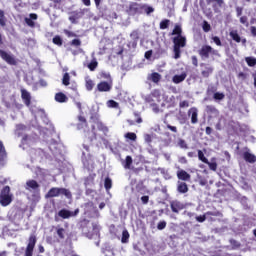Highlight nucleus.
<instances>
[{
  "label": "nucleus",
  "mask_w": 256,
  "mask_h": 256,
  "mask_svg": "<svg viewBox=\"0 0 256 256\" xmlns=\"http://www.w3.org/2000/svg\"><path fill=\"white\" fill-rule=\"evenodd\" d=\"M56 233H57L59 239H65V233H66L65 228H57Z\"/></svg>",
  "instance_id": "obj_45"
},
{
  "label": "nucleus",
  "mask_w": 256,
  "mask_h": 256,
  "mask_svg": "<svg viewBox=\"0 0 256 256\" xmlns=\"http://www.w3.org/2000/svg\"><path fill=\"white\" fill-rule=\"evenodd\" d=\"M107 105H108V107H111L112 109H118V107H119V103L116 102L115 100H109L107 102Z\"/></svg>",
  "instance_id": "obj_51"
},
{
  "label": "nucleus",
  "mask_w": 256,
  "mask_h": 256,
  "mask_svg": "<svg viewBox=\"0 0 256 256\" xmlns=\"http://www.w3.org/2000/svg\"><path fill=\"white\" fill-rule=\"evenodd\" d=\"M170 208L172 213L179 215V213L185 209V204L179 200H172L170 201Z\"/></svg>",
  "instance_id": "obj_7"
},
{
  "label": "nucleus",
  "mask_w": 256,
  "mask_h": 256,
  "mask_svg": "<svg viewBox=\"0 0 256 256\" xmlns=\"http://www.w3.org/2000/svg\"><path fill=\"white\" fill-rule=\"evenodd\" d=\"M245 61L248 65V67H255V65H256V58L255 57H246Z\"/></svg>",
  "instance_id": "obj_38"
},
{
  "label": "nucleus",
  "mask_w": 256,
  "mask_h": 256,
  "mask_svg": "<svg viewBox=\"0 0 256 256\" xmlns=\"http://www.w3.org/2000/svg\"><path fill=\"white\" fill-rule=\"evenodd\" d=\"M145 59H151L153 57V50H148L144 54Z\"/></svg>",
  "instance_id": "obj_62"
},
{
  "label": "nucleus",
  "mask_w": 256,
  "mask_h": 256,
  "mask_svg": "<svg viewBox=\"0 0 256 256\" xmlns=\"http://www.w3.org/2000/svg\"><path fill=\"white\" fill-rule=\"evenodd\" d=\"M145 101H146V103H150V105H152V107L157 106V104H155V98L151 94L146 96Z\"/></svg>",
  "instance_id": "obj_44"
},
{
  "label": "nucleus",
  "mask_w": 256,
  "mask_h": 256,
  "mask_svg": "<svg viewBox=\"0 0 256 256\" xmlns=\"http://www.w3.org/2000/svg\"><path fill=\"white\" fill-rule=\"evenodd\" d=\"M59 195H65L67 199H71L73 197V194H71V191L67 188H57L53 187L51 188L47 194L46 199H53V197H59Z\"/></svg>",
  "instance_id": "obj_3"
},
{
  "label": "nucleus",
  "mask_w": 256,
  "mask_h": 256,
  "mask_svg": "<svg viewBox=\"0 0 256 256\" xmlns=\"http://www.w3.org/2000/svg\"><path fill=\"white\" fill-rule=\"evenodd\" d=\"M150 81H152L153 83H159V81H161V74H159L158 72H153L152 74H150Z\"/></svg>",
  "instance_id": "obj_32"
},
{
  "label": "nucleus",
  "mask_w": 256,
  "mask_h": 256,
  "mask_svg": "<svg viewBox=\"0 0 256 256\" xmlns=\"http://www.w3.org/2000/svg\"><path fill=\"white\" fill-rule=\"evenodd\" d=\"M250 33H251L252 37H256V27L255 26L250 27Z\"/></svg>",
  "instance_id": "obj_64"
},
{
  "label": "nucleus",
  "mask_w": 256,
  "mask_h": 256,
  "mask_svg": "<svg viewBox=\"0 0 256 256\" xmlns=\"http://www.w3.org/2000/svg\"><path fill=\"white\" fill-rule=\"evenodd\" d=\"M207 216L223 217V213H221L220 211H215V212L208 211L204 215L197 216L196 221H198V223H204V221H206L207 219Z\"/></svg>",
  "instance_id": "obj_9"
},
{
  "label": "nucleus",
  "mask_w": 256,
  "mask_h": 256,
  "mask_svg": "<svg viewBox=\"0 0 256 256\" xmlns=\"http://www.w3.org/2000/svg\"><path fill=\"white\" fill-rule=\"evenodd\" d=\"M52 42L54 43V45H57L58 47H61L63 45V39L59 35H56L53 38Z\"/></svg>",
  "instance_id": "obj_39"
},
{
  "label": "nucleus",
  "mask_w": 256,
  "mask_h": 256,
  "mask_svg": "<svg viewBox=\"0 0 256 256\" xmlns=\"http://www.w3.org/2000/svg\"><path fill=\"white\" fill-rule=\"evenodd\" d=\"M84 207L88 212L93 211V209H95V204L93 203V201H88L84 204Z\"/></svg>",
  "instance_id": "obj_46"
},
{
  "label": "nucleus",
  "mask_w": 256,
  "mask_h": 256,
  "mask_svg": "<svg viewBox=\"0 0 256 256\" xmlns=\"http://www.w3.org/2000/svg\"><path fill=\"white\" fill-rule=\"evenodd\" d=\"M64 34L68 37H77V34H75V32H71L67 29H64Z\"/></svg>",
  "instance_id": "obj_60"
},
{
  "label": "nucleus",
  "mask_w": 256,
  "mask_h": 256,
  "mask_svg": "<svg viewBox=\"0 0 256 256\" xmlns=\"http://www.w3.org/2000/svg\"><path fill=\"white\" fill-rule=\"evenodd\" d=\"M205 164L208 165L210 171H217V158H211V161Z\"/></svg>",
  "instance_id": "obj_25"
},
{
  "label": "nucleus",
  "mask_w": 256,
  "mask_h": 256,
  "mask_svg": "<svg viewBox=\"0 0 256 256\" xmlns=\"http://www.w3.org/2000/svg\"><path fill=\"white\" fill-rule=\"evenodd\" d=\"M70 45L72 47H81V41L79 39H73L71 42H70Z\"/></svg>",
  "instance_id": "obj_56"
},
{
  "label": "nucleus",
  "mask_w": 256,
  "mask_h": 256,
  "mask_svg": "<svg viewBox=\"0 0 256 256\" xmlns=\"http://www.w3.org/2000/svg\"><path fill=\"white\" fill-rule=\"evenodd\" d=\"M144 141L147 145H151V143H153V136H151V134H145Z\"/></svg>",
  "instance_id": "obj_52"
},
{
  "label": "nucleus",
  "mask_w": 256,
  "mask_h": 256,
  "mask_svg": "<svg viewBox=\"0 0 256 256\" xmlns=\"http://www.w3.org/2000/svg\"><path fill=\"white\" fill-rule=\"evenodd\" d=\"M178 145L180 146V149H189V145H187V142L184 139L178 140Z\"/></svg>",
  "instance_id": "obj_48"
},
{
  "label": "nucleus",
  "mask_w": 256,
  "mask_h": 256,
  "mask_svg": "<svg viewBox=\"0 0 256 256\" xmlns=\"http://www.w3.org/2000/svg\"><path fill=\"white\" fill-rule=\"evenodd\" d=\"M100 78L106 79V82L113 81V78L111 77V73L102 71L100 72Z\"/></svg>",
  "instance_id": "obj_33"
},
{
  "label": "nucleus",
  "mask_w": 256,
  "mask_h": 256,
  "mask_svg": "<svg viewBox=\"0 0 256 256\" xmlns=\"http://www.w3.org/2000/svg\"><path fill=\"white\" fill-rule=\"evenodd\" d=\"M198 53L202 59H209V55H217V50L210 45H203Z\"/></svg>",
  "instance_id": "obj_6"
},
{
  "label": "nucleus",
  "mask_w": 256,
  "mask_h": 256,
  "mask_svg": "<svg viewBox=\"0 0 256 256\" xmlns=\"http://www.w3.org/2000/svg\"><path fill=\"white\" fill-rule=\"evenodd\" d=\"M111 89H113V81H101L97 84V91H99V93H109Z\"/></svg>",
  "instance_id": "obj_8"
},
{
  "label": "nucleus",
  "mask_w": 256,
  "mask_h": 256,
  "mask_svg": "<svg viewBox=\"0 0 256 256\" xmlns=\"http://www.w3.org/2000/svg\"><path fill=\"white\" fill-rule=\"evenodd\" d=\"M213 98L215 99V101H223V99H225V94L221 92H216L214 93Z\"/></svg>",
  "instance_id": "obj_47"
},
{
  "label": "nucleus",
  "mask_w": 256,
  "mask_h": 256,
  "mask_svg": "<svg viewBox=\"0 0 256 256\" xmlns=\"http://www.w3.org/2000/svg\"><path fill=\"white\" fill-rule=\"evenodd\" d=\"M208 3H216L218 7H223L225 2L223 0H208Z\"/></svg>",
  "instance_id": "obj_58"
},
{
  "label": "nucleus",
  "mask_w": 256,
  "mask_h": 256,
  "mask_svg": "<svg viewBox=\"0 0 256 256\" xmlns=\"http://www.w3.org/2000/svg\"><path fill=\"white\" fill-rule=\"evenodd\" d=\"M0 57L7 63V65H17V58L15 55L8 53L5 50L0 49Z\"/></svg>",
  "instance_id": "obj_5"
},
{
  "label": "nucleus",
  "mask_w": 256,
  "mask_h": 256,
  "mask_svg": "<svg viewBox=\"0 0 256 256\" xmlns=\"http://www.w3.org/2000/svg\"><path fill=\"white\" fill-rule=\"evenodd\" d=\"M37 19H39V16L36 13H31L29 14V18H25L24 21L26 23V25H28V27H35V22L37 21Z\"/></svg>",
  "instance_id": "obj_12"
},
{
  "label": "nucleus",
  "mask_w": 256,
  "mask_h": 256,
  "mask_svg": "<svg viewBox=\"0 0 256 256\" xmlns=\"http://www.w3.org/2000/svg\"><path fill=\"white\" fill-rule=\"evenodd\" d=\"M150 94L154 99H156L157 103H161V90L155 89Z\"/></svg>",
  "instance_id": "obj_29"
},
{
  "label": "nucleus",
  "mask_w": 256,
  "mask_h": 256,
  "mask_svg": "<svg viewBox=\"0 0 256 256\" xmlns=\"http://www.w3.org/2000/svg\"><path fill=\"white\" fill-rule=\"evenodd\" d=\"M165 227H167V222L165 220L163 221H160L158 224H157V229L159 231H163V229H165Z\"/></svg>",
  "instance_id": "obj_53"
},
{
  "label": "nucleus",
  "mask_w": 256,
  "mask_h": 256,
  "mask_svg": "<svg viewBox=\"0 0 256 256\" xmlns=\"http://www.w3.org/2000/svg\"><path fill=\"white\" fill-rule=\"evenodd\" d=\"M125 138L129 139V141H137V134L135 132H127Z\"/></svg>",
  "instance_id": "obj_41"
},
{
  "label": "nucleus",
  "mask_w": 256,
  "mask_h": 256,
  "mask_svg": "<svg viewBox=\"0 0 256 256\" xmlns=\"http://www.w3.org/2000/svg\"><path fill=\"white\" fill-rule=\"evenodd\" d=\"M177 178L179 181H191V174L185 170H179L177 171Z\"/></svg>",
  "instance_id": "obj_14"
},
{
  "label": "nucleus",
  "mask_w": 256,
  "mask_h": 256,
  "mask_svg": "<svg viewBox=\"0 0 256 256\" xmlns=\"http://www.w3.org/2000/svg\"><path fill=\"white\" fill-rule=\"evenodd\" d=\"M55 101L57 103H67V101H69V98L67 97V95H65V93L58 92L55 94Z\"/></svg>",
  "instance_id": "obj_18"
},
{
  "label": "nucleus",
  "mask_w": 256,
  "mask_h": 256,
  "mask_svg": "<svg viewBox=\"0 0 256 256\" xmlns=\"http://www.w3.org/2000/svg\"><path fill=\"white\" fill-rule=\"evenodd\" d=\"M230 37L231 39H233V41H235L236 43H241V36H239V33L237 32V30H232L230 32Z\"/></svg>",
  "instance_id": "obj_31"
},
{
  "label": "nucleus",
  "mask_w": 256,
  "mask_h": 256,
  "mask_svg": "<svg viewBox=\"0 0 256 256\" xmlns=\"http://www.w3.org/2000/svg\"><path fill=\"white\" fill-rule=\"evenodd\" d=\"M13 203V194H11V187L4 186L0 192V205L2 207H8Z\"/></svg>",
  "instance_id": "obj_2"
},
{
  "label": "nucleus",
  "mask_w": 256,
  "mask_h": 256,
  "mask_svg": "<svg viewBox=\"0 0 256 256\" xmlns=\"http://www.w3.org/2000/svg\"><path fill=\"white\" fill-rule=\"evenodd\" d=\"M187 79V73H182L181 75H174L172 78L173 83L179 85V83H183Z\"/></svg>",
  "instance_id": "obj_20"
},
{
  "label": "nucleus",
  "mask_w": 256,
  "mask_h": 256,
  "mask_svg": "<svg viewBox=\"0 0 256 256\" xmlns=\"http://www.w3.org/2000/svg\"><path fill=\"white\" fill-rule=\"evenodd\" d=\"M135 120L128 119L127 123L130 127H133V125H136V123H143V118H141V114L134 112Z\"/></svg>",
  "instance_id": "obj_16"
},
{
  "label": "nucleus",
  "mask_w": 256,
  "mask_h": 256,
  "mask_svg": "<svg viewBox=\"0 0 256 256\" xmlns=\"http://www.w3.org/2000/svg\"><path fill=\"white\" fill-rule=\"evenodd\" d=\"M140 9H144L145 10V13L147 15H151V13H153L155 11V9L151 6H147V4H142L140 6Z\"/></svg>",
  "instance_id": "obj_36"
},
{
  "label": "nucleus",
  "mask_w": 256,
  "mask_h": 256,
  "mask_svg": "<svg viewBox=\"0 0 256 256\" xmlns=\"http://www.w3.org/2000/svg\"><path fill=\"white\" fill-rule=\"evenodd\" d=\"M191 59L194 67H199V60L197 59V56H192Z\"/></svg>",
  "instance_id": "obj_61"
},
{
  "label": "nucleus",
  "mask_w": 256,
  "mask_h": 256,
  "mask_svg": "<svg viewBox=\"0 0 256 256\" xmlns=\"http://www.w3.org/2000/svg\"><path fill=\"white\" fill-rule=\"evenodd\" d=\"M180 109H185V107H189V101L184 100L179 103Z\"/></svg>",
  "instance_id": "obj_59"
},
{
  "label": "nucleus",
  "mask_w": 256,
  "mask_h": 256,
  "mask_svg": "<svg viewBox=\"0 0 256 256\" xmlns=\"http://www.w3.org/2000/svg\"><path fill=\"white\" fill-rule=\"evenodd\" d=\"M98 65H99V62H97V60H92L89 64H88V69L90 70V71H95L96 69H97V67H98Z\"/></svg>",
  "instance_id": "obj_40"
},
{
  "label": "nucleus",
  "mask_w": 256,
  "mask_h": 256,
  "mask_svg": "<svg viewBox=\"0 0 256 256\" xmlns=\"http://www.w3.org/2000/svg\"><path fill=\"white\" fill-rule=\"evenodd\" d=\"M93 87H95V83L93 80L89 79L86 81V89L87 91H93Z\"/></svg>",
  "instance_id": "obj_49"
},
{
  "label": "nucleus",
  "mask_w": 256,
  "mask_h": 256,
  "mask_svg": "<svg viewBox=\"0 0 256 256\" xmlns=\"http://www.w3.org/2000/svg\"><path fill=\"white\" fill-rule=\"evenodd\" d=\"M26 189H33L34 191H37V189H39V183H37L36 180H28L26 182Z\"/></svg>",
  "instance_id": "obj_21"
},
{
  "label": "nucleus",
  "mask_w": 256,
  "mask_h": 256,
  "mask_svg": "<svg viewBox=\"0 0 256 256\" xmlns=\"http://www.w3.org/2000/svg\"><path fill=\"white\" fill-rule=\"evenodd\" d=\"M170 23H171V20H169V19H164V20H162V21L160 22L159 27H160V29H162V30L169 29Z\"/></svg>",
  "instance_id": "obj_35"
},
{
  "label": "nucleus",
  "mask_w": 256,
  "mask_h": 256,
  "mask_svg": "<svg viewBox=\"0 0 256 256\" xmlns=\"http://www.w3.org/2000/svg\"><path fill=\"white\" fill-rule=\"evenodd\" d=\"M212 41L213 43H215V45H217L218 47H221L223 45V43H221V38H219L218 36H213L212 37Z\"/></svg>",
  "instance_id": "obj_54"
},
{
  "label": "nucleus",
  "mask_w": 256,
  "mask_h": 256,
  "mask_svg": "<svg viewBox=\"0 0 256 256\" xmlns=\"http://www.w3.org/2000/svg\"><path fill=\"white\" fill-rule=\"evenodd\" d=\"M77 19H79L78 13H75L74 15L69 16V21L73 24L77 23Z\"/></svg>",
  "instance_id": "obj_55"
},
{
  "label": "nucleus",
  "mask_w": 256,
  "mask_h": 256,
  "mask_svg": "<svg viewBox=\"0 0 256 256\" xmlns=\"http://www.w3.org/2000/svg\"><path fill=\"white\" fill-rule=\"evenodd\" d=\"M7 159V150L5 149V145L0 141V162L5 161Z\"/></svg>",
  "instance_id": "obj_24"
},
{
  "label": "nucleus",
  "mask_w": 256,
  "mask_h": 256,
  "mask_svg": "<svg viewBox=\"0 0 256 256\" xmlns=\"http://www.w3.org/2000/svg\"><path fill=\"white\" fill-rule=\"evenodd\" d=\"M242 157L244 159V161H246V163H256V156L254 154H252L251 152L245 151L242 154Z\"/></svg>",
  "instance_id": "obj_15"
},
{
  "label": "nucleus",
  "mask_w": 256,
  "mask_h": 256,
  "mask_svg": "<svg viewBox=\"0 0 256 256\" xmlns=\"http://www.w3.org/2000/svg\"><path fill=\"white\" fill-rule=\"evenodd\" d=\"M58 215L62 218V219H69L71 217H77V215H79V209H76L74 212H71L67 209H61L58 212Z\"/></svg>",
  "instance_id": "obj_10"
},
{
  "label": "nucleus",
  "mask_w": 256,
  "mask_h": 256,
  "mask_svg": "<svg viewBox=\"0 0 256 256\" xmlns=\"http://www.w3.org/2000/svg\"><path fill=\"white\" fill-rule=\"evenodd\" d=\"M206 113L212 117H219V110L213 105L206 106Z\"/></svg>",
  "instance_id": "obj_17"
},
{
  "label": "nucleus",
  "mask_w": 256,
  "mask_h": 256,
  "mask_svg": "<svg viewBox=\"0 0 256 256\" xmlns=\"http://www.w3.org/2000/svg\"><path fill=\"white\" fill-rule=\"evenodd\" d=\"M62 85H65V87H69V85H71V76L67 72L63 75Z\"/></svg>",
  "instance_id": "obj_30"
},
{
  "label": "nucleus",
  "mask_w": 256,
  "mask_h": 256,
  "mask_svg": "<svg viewBox=\"0 0 256 256\" xmlns=\"http://www.w3.org/2000/svg\"><path fill=\"white\" fill-rule=\"evenodd\" d=\"M141 201L143 205H147L149 203V196H142Z\"/></svg>",
  "instance_id": "obj_63"
},
{
  "label": "nucleus",
  "mask_w": 256,
  "mask_h": 256,
  "mask_svg": "<svg viewBox=\"0 0 256 256\" xmlns=\"http://www.w3.org/2000/svg\"><path fill=\"white\" fill-rule=\"evenodd\" d=\"M141 6H142L141 4L134 2V3L130 4L129 9H130V11H134L135 13H137V11H139V9H141Z\"/></svg>",
  "instance_id": "obj_42"
},
{
  "label": "nucleus",
  "mask_w": 256,
  "mask_h": 256,
  "mask_svg": "<svg viewBox=\"0 0 256 256\" xmlns=\"http://www.w3.org/2000/svg\"><path fill=\"white\" fill-rule=\"evenodd\" d=\"M96 127L99 131H102V133H109V128L99 120L96 122Z\"/></svg>",
  "instance_id": "obj_27"
},
{
  "label": "nucleus",
  "mask_w": 256,
  "mask_h": 256,
  "mask_svg": "<svg viewBox=\"0 0 256 256\" xmlns=\"http://www.w3.org/2000/svg\"><path fill=\"white\" fill-rule=\"evenodd\" d=\"M188 115H191L192 125H197V123H199V112L197 108H191L188 112Z\"/></svg>",
  "instance_id": "obj_11"
},
{
  "label": "nucleus",
  "mask_w": 256,
  "mask_h": 256,
  "mask_svg": "<svg viewBox=\"0 0 256 256\" xmlns=\"http://www.w3.org/2000/svg\"><path fill=\"white\" fill-rule=\"evenodd\" d=\"M240 23H242V25H245L246 27H249V21L247 16L240 17Z\"/></svg>",
  "instance_id": "obj_57"
},
{
  "label": "nucleus",
  "mask_w": 256,
  "mask_h": 256,
  "mask_svg": "<svg viewBox=\"0 0 256 256\" xmlns=\"http://www.w3.org/2000/svg\"><path fill=\"white\" fill-rule=\"evenodd\" d=\"M182 33H183V29L181 28V25L176 24L174 26V29H173L171 35H177V37H183Z\"/></svg>",
  "instance_id": "obj_28"
},
{
  "label": "nucleus",
  "mask_w": 256,
  "mask_h": 256,
  "mask_svg": "<svg viewBox=\"0 0 256 256\" xmlns=\"http://www.w3.org/2000/svg\"><path fill=\"white\" fill-rule=\"evenodd\" d=\"M21 97L24 104L29 107L31 105V93L25 89H21Z\"/></svg>",
  "instance_id": "obj_13"
},
{
  "label": "nucleus",
  "mask_w": 256,
  "mask_h": 256,
  "mask_svg": "<svg viewBox=\"0 0 256 256\" xmlns=\"http://www.w3.org/2000/svg\"><path fill=\"white\" fill-rule=\"evenodd\" d=\"M178 193L185 194L189 192V186L185 182H178L177 185Z\"/></svg>",
  "instance_id": "obj_19"
},
{
  "label": "nucleus",
  "mask_w": 256,
  "mask_h": 256,
  "mask_svg": "<svg viewBox=\"0 0 256 256\" xmlns=\"http://www.w3.org/2000/svg\"><path fill=\"white\" fill-rule=\"evenodd\" d=\"M201 75L204 79H208L209 76L213 75V67L205 66V69L201 71Z\"/></svg>",
  "instance_id": "obj_22"
},
{
  "label": "nucleus",
  "mask_w": 256,
  "mask_h": 256,
  "mask_svg": "<svg viewBox=\"0 0 256 256\" xmlns=\"http://www.w3.org/2000/svg\"><path fill=\"white\" fill-rule=\"evenodd\" d=\"M198 159L202 161V163H209V159L205 157V154L201 150H198Z\"/></svg>",
  "instance_id": "obj_43"
},
{
  "label": "nucleus",
  "mask_w": 256,
  "mask_h": 256,
  "mask_svg": "<svg viewBox=\"0 0 256 256\" xmlns=\"http://www.w3.org/2000/svg\"><path fill=\"white\" fill-rule=\"evenodd\" d=\"M35 245H37V236L35 234H31L28 238V244L25 249L24 256H33Z\"/></svg>",
  "instance_id": "obj_4"
},
{
  "label": "nucleus",
  "mask_w": 256,
  "mask_h": 256,
  "mask_svg": "<svg viewBox=\"0 0 256 256\" xmlns=\"http://www.w3.org/2000/svg\"><path fill=\"white\" fill-rule=\"evenodd\" d=\"M172 41L174 43V59H181V49H183V47H186L187 38H185V36H175Z\"/></svg>",
  "instance_id": "obj_1"
},
{
  "label": "nucleus",
  "mask_w": 256,
  "mask_h": 256,
  "mask_svg": "<svg viewBox=\"0 0 256 256\" xmlns=\"http://www.w3.org/2000/svg\"><path fill=\"white\" fill-rule=\"evenodd\" d=\"M104 187L106 191H109L111 187H113V180H111L109 177H106L104 180Z\"/></svg>",
  "instance_id": "obj_34"
},
{
  "label": "nucleus",
  "mask_w": 256,
  "mask_h": 256,
  "mask_svg": "<svg viewBox=\"0 0 256 256\" xmlns=\"http://www.w3.org/2000/svg\"><path fill=\"white\" fill-rule=\"evenodd\" d=\"M202 28L204 33H209V31H211V24H209V22L204 21L202 24Z\"/></svg>",
  "instance_id": "obj_50"
},
{
  "label": "nucleus",
  "mask_w": 256,
  "mask_h": 256,
  "mask_svg": "<svg viewBox=\"0 0 256 256\" xmlns=\"http://www.w3.org/2000/svg\"><path fill=\"white\" fill-rule=\"evenodd\" d=\"M79 123L77 124L78 129H85V127H88L89 124H87V119L84 118V116H78Z\"/></svg>",
  "instance_id": "obj_23"
},
{
  "label": "nucleus",
  "mask_w": 256,
  "mask_h": 256,
  "mask_svg": "<svg viewBox=\"0 0 256 256\" xmlns=\"http://www.w3.org/2000/svg\"><path fill=\"white\" fill-rule=\"evenodd\" d=\"M129 231L123 230L122 237H121V243H129Z\"/></svg>",
  "instance_id": "obj_37"
},
{
  "label": "nucleus",
  "mask_w": 256,
  "mask_h": 256,
  "mask_svg": "<svg viewBox=\"0 0 256 256\" xmlns=\"http://www.w3.org/2000/svg\"><path fill=\"white\" fill-rule=\"evenodd\" d=\"M124 169H131V165H133V158L131 156H126L125 161L122 162Z\"/></svg>",
  "instance_id": "obj_26"
}]
</instances>
